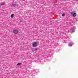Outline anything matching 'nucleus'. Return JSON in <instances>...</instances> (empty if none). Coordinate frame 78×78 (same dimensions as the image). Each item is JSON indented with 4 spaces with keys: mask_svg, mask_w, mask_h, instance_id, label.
Listing matches in <instances>:
<instances>
[{
    "mask_svg": "<svg viewBox=\"0 0 78 78\" xmlns=\"http://www.w3.org/2000/svg\"><path fill=\"white\" fill-rule=\"evenodd\" d=\"M32 45L34 47H36L37 45V43L36 42H34L32 44Z\"/></svg>",
    "mask_w": 78,
    "mask_h": 78,
    "instance_id": "2",
    "label": "nucleus"
},
{
    "mask_svg": "<svg viewBox=\"0 0 78 78\" xmlns=\"http://www.w3.org/2000/svg\"><path fill=\"white\" fill-rule=\"evenodd\" d=\"M22 64L21 63H19L17 64V66H20Z\"/></svg>",
    "mask_w": 78,
    "mask_h": 78,
    "instance_id": "9",
    "label": "nucleus"
},
{
    "mask_svg": "<svg viewBox=\"0 0 78 78\" xmlns=\"http://www.w3.org/2000/svg\"><path fill=\"white\" fill-rule=\"evenodd\" d=\"M38 50V48H35V51H37V50Z\"/></svg>",
    "mask_w": 78,
    "mask_h": 78,
    "instance_id": "11",
    "label": "nucleus"
},
{
    "mask_svg": "<svg viewBox=\"0 0 78 78\" xmlns=\"http://www.w3.org/2000/svg\"><path fill=\"white\" fill-rule=\"evenodd\" d=\"M52 0L54 2H56V0Z\"/></svg>",
    "mask_w": 78,
    "mask_h": 78,
    "instance_id": "13",
    "label": "nucleus"
},
{
    "mask_svg": "<svg viewBox=\"0 0 78 78\" xmlns=\"http://www.w3.org/2000/svg\"><path fill=\"white\" fill-rule=\"evenodd\" d=\"M75 29H76V28H75V27H74L73 28L70 30V31L71 32H72V33H73L75 32Z\"/></svg>",
    "mask_w": 78,
    "mask_h": 78,
    "instance_id": "3",
    "label": "nucleus"
},
{
    "mask_svg": "<svg viewBox=\"0 0 78 78\" xmlns=\"http://www.w3.org/2000/svg\"><path fill=\"white\" fill-rule=\"evenodd\" d=\"M13 14H11V18H13Z\"/></svg>",
    "mask_w": 78,
    "mask_h": 78,
    "instance_id": "10",
    "label": "nucleus"
},
{
    "mask_svg": "<svg viewBox=\"0 0 78 78\" xmlns=\"http://www.w3.org/2000/svg\"><path fill=\"white\" fill-rule=\"evenodd\" d=\"M19 4H17L16 2L14 3H13L11 5V6H14L15 8H16L18 7V5Z\"/></svg>",
    "mask_w": 78,
    "mask_h": 78,
    "instance_id": "1",
    "label": "nucleus"
},
{
    "mask_svg": "<svg viewBox=\"0 0 78 78\" xmlns=\"http://www.w3.org/2000/svg\"><path fill=\"white\" fill-rule=\"evenodd\" d=\"M18 30H15L13 31V32L15 34H17V33H18Z\"/></svg>",
    "mask_w": 78,
    "mask_h": 78,
    "instance_id": "4",
    "label": "nucleus"
},
{
    "mask_svg": "<svg viewBox=\"0 0 78 78\" xmlns=\"http://www.w3.org/2000/svg\"><path fill=\"white\" fill-rule=\"evenodd\" d=\"M73 17H76V13H74L73 14Z\"/></svg>",
    "mask_w": 78,
    "mask_h": 78,
    "instance_id": "7",
    "label": "nucleus"
},
{
    "mask_svg": "<svg viewBox=\"0 0 78 78\" xmlns=\"http://www.w3.org/2000/svg\"><path fill=\"white\" fill-rule=\"evenodd\" d=\"M73 45V43L72 42H69L68 44V45L69 47H71Z\"/></svg>",
    "mask_w": 78,
    "mask_h": 78,
    "instance_id": "5",
    "label": "nucleus"
},
{
    "mask_svg": "<svg viewBox=\"0 0 78 78\" xmlns=\"http://www.w3.org/2000/svg\"><path fill=\"white\" fill-rule=\"evenodd\" d=\"M71 13V14L72 15H73V14H74V12H70Z\"/></svg>",
    "mask_w": 78,
    "mask_h": 78,
    "instance_id": "8",
    "label": "nucleus"
},
{
    "mask_svg": "<svg viewBox=\"0 0 78 78\" xmlns=\"http://www.w3.org/2000/svg\"><path fill=\"white\" fill-rule=\"evenodd\" d=\"M5 3L4 2H3L0 5L1 6H2L3 5H5Z\"/></svg>",
    "mask_w": 78,
    "mask_h": 78,
    "instance_id": "6",
    "label": "nucleus"
},
{
    "mask_svg": "<svg viewBox=\"0 0 78 78\" xmlns=\"http://www.w3.org/2000/svg\"><path fill=\"white\" fill-rule=\"evenodd\" d=\"M65 16V14H62V16Z\"/></svg>",
    "mask_w": 78,
    "mask_h": 78,
    "instance_id": "12",
    "label": "nucleus"
}]
</instances>
